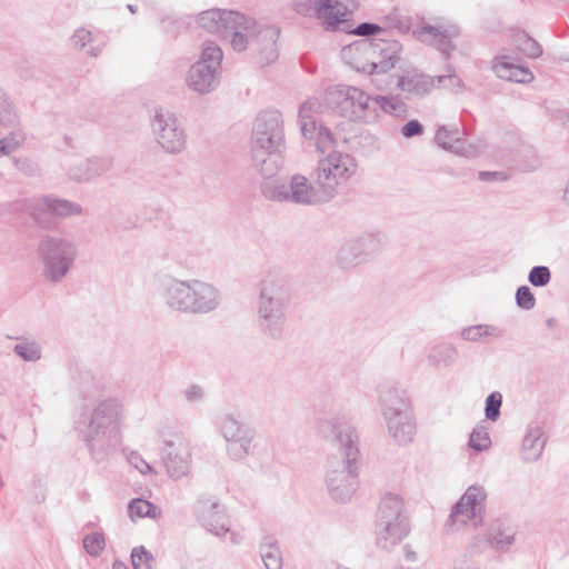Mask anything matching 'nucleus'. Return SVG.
Segmentation results:
<instances>
[{
    "mask_svg": "<svg viewBox=\"0 0 569 569\" xmlns=\"http://www.w3.org/2000/svg\"><path fill=\"white\" fill-rule=\"evenodd\" d=\"M30 211L36 219H39L42 213H50L64 218L81 214L82 208L76 202L46 196L33 200L31 202Z\"/></svg>",
    "mask_w": 569,
    "mask_h": 569,
    "instance_id": "25",
    "label": "nucleus"
},
{
    "mask_svg": "<svg viewBox=\"0 0 569 569\" xmlns=\"http://www.w3.org/2000/svg\"><path fill=\"white\" fill-rule=\"evenodd\" d=\"M436 88L446 87L455 91L462 89L461 79L453 72L451 67H448V73L435 77Z\"/></svg>",
    "mask_w": 569,
    "mask_h": 569,
    "instance_id": "48",
    "label": "nucleus"
},
{
    "mask_svg": "<svg viewBox=\"0 0 569 569\" xmlns=\"http://www.w3.org/2000/svg\"><path fill=\"white\" fill-rule=\"evenodd\" d=\"M516 301L519 308L523 310H531L536 306V298L529 287H519L516 292Z\"/></svg>",
    "mask_w": 569,
    "mask_h": 569,
    "instance_id": "49",
    "label": "nucleus"
},
{
    "mask_svg": "<svg viewBox=\"0 0 569 569\" xmlns=\"http://www.w3.org/2000/svg\"><path fill=\"white\" fill-rule=\"evenodd\" d=\"M230 540L232 543H238L240 539L237 535L232 533L230 537Z\"/></svg>",
    "mask_w": 569,
    "mask_h": 569,
    "instance_id": "62",
    "label": "nucleus"
},
{
    "mask_svg": "<svg viewBox=\"0 0 569 569\" xmlns=\"http://www.w3.org/2000/svg\"><path fill=\"white\" fill-rule=\"evenodd\" d=\"M162 462L171 479L178 480L187 477L192 466L189 441L181 437H177L174 440H166Z\"/></svg>",
    "mask_w": 569,
    "mask_h": 569,
    "instance_id": "18",
    "label": "nucleus"
},
{
    "mask_svg": "<svg viewBox=\"0 0 569 569\" xmlns=\"http://www.w3.org/2000/svg\"><path fill=\"white\" fill-rule=\"evenodd\" d=\"M94 34L86 28H78L71 36V42L73 47L83 49L87 44L94 40Z\"/></svg>",
    "mask_w": 569,
    "mask_h": 569,
    "instance_id": "50",
    "label": "nucleus"
},
{
    "mask_svg": "<svg viewBox=\"0 0 569 569\" xmlns=\"http://www.w3.org/2000/svg\"><path fill=\"white\" fill-rule=\"evenodd\" d=\"M124 419V405L118 398L102 400L93 409L82 439L96 461L104 460L120 447Z\"/></svg>",
    "mask_w": 569,
    "mask_h": 569,
    "instance_id": "2",
    "label": "nucleus"
},
{
    "mask_svg": "<svg viewBox=\"0 0 569 569\" xmlns=\"http://www.w3.org/2000/svg\"><path fill=\"white\" fill-rule=\"evenodd\" d=\"M23 141V137L20 133H10L9 136L0 139V146L3 150H0L2 156L9 154L11 151L20 147Z\"/></svg>",
    "mask_w": 569,
    "mask_h": 569,
    "instance_id": "51",
    "label": "nucleus"
},
{
    "mask_svg": "<svg viewBox=\"0 0 569 569\" xmlns=\"http://www.w3.org/2000/svg\"><path fill=\"white\" fill-rule=\"evenodd\" d=\"M528 280L535 287H545L551 280L550 269L546 266H536L529 271Z\"/></svg>",
    "mask_w": 569,
    "mask_h": 569,
    "instance_id": "46",
    "label": "nucleus"
},
{
    "mask_svg": "<svg viewBox=\"0 0 569 569\" xmlns=\"http://www.w3.org/2000/svg\"><path fill=\"white\" fill-rule=\"evenodd\" d=\"M487 493L480 486H470L452 507L447 526H479L482 522V511Z\"/></svg>",
    "mask_w": 569,
    "mask_h": 569,
    "instance_id": "15",
    "label": "nucleus"
},
{
    "mask_svg": "<svg viewBox=\"0 0 569 569\" xmlns=\"http://www.w3.org/2000/svg\"><path fill=\"white\" fill-rule=\"evenodd\" d=\"M260 555L267 569H282V553L276 543L261 546Z\"/></svg>",
    "mask_w": 569,
    "mask_h": 569,
    "instance_id": "41",
    "label": "nucleus"
},
{
    "mask_svg": "<svg viewBox=\"0 0 569 569\" xmlns=\"http://www.w3.org/2000/svg\"><path fill=\"white\" fill-rule=\"evenodd\" d=\"M157 290L166 307L176 312L184 313L188 300L190 279L182 280L169 274L157 277Z\"/></svg>",
    "mask_w": 569,
    "mask_h": 569,
    "instance_id": "22",
    "label": "nucleus"
},
{
    "mask_svg": "<svg viewBox=\"0 0 569 569\" xmlns=\"http://www.w3.org/2000/svg\"><path fill=\"white\" fill-rule=\"evenodd\" d=\"M328 103L342 117L353 121L372 122L377 113L370 106L373 99L363 90L346 84L331 87L326 92Z\"/></svg>",
    "mask_w": 569,
    "mask_h": 569,
    "instance_id": "10",
    "label": "nucleus"
},
{
    "mask_svg": "<svg viewBox=\"0 0 569 569\" xmlns=\"http://www.w3.org/2000/svg\"><path fill=\"white\" fill-rule=\"evenodd\" d=\"M381 241L372 234H363L345 242L337 253V263L342 269H351L371 259L380 249Z\"/></svg>",
    "mask_w": 569,
    "mask_h": 569,
    "instance_id": "16",
    "label": "nucleus"
},
{
    "mask_svg": "<svg viewBox=\"0 0 569 569\" xmlns=\"http://www.w3.org/2000/svg\"><path fill=\"white\" fill-rule=\"evenodd\" d=\"M128 512L132 520L143 517L157 518L159 516L158 508L153 503L140 498L130 501Z\"/></svg>",
    "mask_w": 569,
    "mask_h": 569,
    "instance_id": "39",
    "label": "nucleus"
},
{
    "mask_svg": "<svg viewBox=\"0 0 569 569\" xmlns=\"http://www.w3.org/2000/svg\"><path fill=\"white\" fill-rule=\"evenodd\" d=\"M460 140L457 126H441L436 131V143L447 151L455 153Z\"/></svg>",
    "mask_w": 569,
    "mask_h": 569,
    "instance_id": "36",
    "label": "nucleus"
},
{
    "mask_svg": "<svg viewBox=\"0 0 569 569\" xmlns=\"http://www.w3.org/2000/svg\"><path fill=\"white\" fill-rule=\"evenodd\" d=\"M293 9L301 16L321 20L327 28L337 27L346 13L341 0H293Z\"/></svg>",
    "mask_w": 569,
    "mask_h": 569,
    "instance_id": "19",
    "label": "nucleus"
},
{
    "mask_svg": "<svg viewBox=\"0 0 569 569\" xmlns=\"http://www.w3.org/2000/svg\"><path fill=\"white\" fill-rule=\"evenodd\" d=\"M488 148V143L485 138H478L475 141H462L458 143L455 154L465 157V158H478L485 153Z\"/></svg>",
    "mask_w": 569,
    "mask_h": 569,
    "instance_id": "40",
    "label": "nucleus"
},
{
    "mask_svg": "<svg viewBox=\"0 0 569 569\" xmlns=\"http://www.w3.org/2000/svg\"><path fill=\"white\" fill-rule=\"evenodd\" d=\"M318 432L336 445L341 457L350 461L359 459L358 439L350 428L333 419H322L318 422Z\"/></svg>",
    "mask_w": 569,
    "mask_h": 569,
    "instance_id": "20",
    "label": "nucleus"
},
{
    "mask_svg": "<svg viewBox=\"0 0 569 569\" xmlns=\"http://www.w3.org/2000/svg\"><path fill=\"white\" fill-rule=\"evenodd\" d=\"M372 46V63L376 64V73H385L392 69L400 59L401 44L396 40H378L370 42Z\"/></svg>",
    "mask_w": 569,
    "mask_h": 569,
    "instance_id": "28",
    "label": "nucleus"
},
{
    "mask_svg": "<svg viewBox=\"0 0 569 569\" xmlns=\"http://www.w3.org/2000/svg\"><path fill=\"white\" fill-rule=\"evenodd\" d=\"M491 439L489 432L485 426H477L469 438L470 448L476 451H482L490 447Z\"/></svg>",
    "mask_w": 569,
    "mask_h": 569,
    "instance_id": "43",
    "label": "nucleus"
},
{
    "mask_svg": "<svg viewBox=\"0 0 569 569\" xmlns=\"http://www.w3.org/2000/svg\"><path fill=\"white\" fill-rule=\"evenodd\" d=\"M251 149H274L284 144L283 121L274 109L261 111L253 122Z\"/></svg>",
    "mask_w": 569,
    "mask_h": 569,
    "instance_id": "14",
    "label": "nucleus"
},
{
    "mask_svg": "<svg viewBox=\"0 0 569 569\" xmlns=\"http://www.w3.org/2000/svg\"><path fill=\"white\" fill-rule=\"evenodd\" d=\"M492 68L500 79L518 83H529L533 80V74L528 68L513 63L507 56L497 57Z\"/></svg>",
    "mask_w": 569,
    "mask_h": 569,
    "instance_id": "32",
    "label": "nucleus"
},
{
    "mask_svg": "<svg viewBox=\"0 0 569 569\" xmlns=\"http://www.w3.org/2000/svg\"><path fill=\"white\" fill-rule=\"evenodd\" d=\"M222 59L221 48L213 42H206L198 60L186 73V86L201 96L214 91L220 84Z\"/></svg>",
    "mask_w": 569,
    "mask_h": 569,
    "instance_id": "8",
    "label": "nucleus"
},
{
    "mask_svg": "<svg viewBox=\"0 0 569 569\" xmlns=\"http://www.w3.org/2000/svg\"><path fill=\"white\" fill-rule=\"evenodd\" d=\"M104 547L106 539L101 532H93L83 538V548L92 557L100 556Z\"/></svg>",
    "mask_w": 569,
    "mask_h": 569,
    "instance_id": "44",
    "label": "nucleus"
},
{
    "mask_svg": "<svg viewBox=\"0 0 569 569\" xmlns=\"http://www.w3.org/2000/svg\"><path fill=\"white\" fill-rule=\"evenodd\" d=\"M372 46L370 42L361 41L347 47L341 50L343 61L352 69L359 72L369 74L376 73V64L369 61L372 59Z\"/></svg>",
    "mask_w": 569,
    "mask_h": 569,
    "instance_id": "27",
    "label": "nucleus"
},
{
    "mask_svg": "<svg viewBox=\"0 0 569 569\" xmlns=\"http://www.w3.org/2000/svg\"><path fill=\"white\" fill-rule=\"evenodd\" d=\"M397 87L405 93L423 96L436 88V79L416 70H410L399 76Z\"/></svg>",
    "mask_w": 569,
    "mask_h": 569,
    "instance_id": "31",
    "label": "nucleus"
},
{
    "mask_svg": "<svg viewBox=\"0 0 569 569\" xmlns=\"http://www.w3.org/2000/svg\"><path fill=\"white\" fill-rule=\"evenodd\" d=\"M290 287L286 278L268 273L260 282L257 302V325L261 333L278 340L287 328Z\"/></svg>",
    "mask_w": 569,
    "mask_h": 569,
    "instance_id": "3",
    "label": "nucleus"
},
{
    "mask_svg": "<svg viewBox=\"0 0 569 569\" xmlns=\"http://www.w3.org/2000/svg\"><path fill=\"white\" fill-rule=\"evenodd\" d=\"M516 531L513 528L500 520L490 525L487 533V540L491 548L496 550H507L515 542Z\"/></svg>",
    "mask_w": 569,
    "mask_h": 569,
    "instance_id": "33",
    "label": "nucleus"
},
{
    "mask_svg": "<svg viewBox=\"0 0 569 569\" xmlns=\"http://www.w3.org/2000/svg\"><path fill=\"white\" fill-rule=\"evenodd\" d=\"M332 461L326 476L327 491L331 499L346 502L351 499L358 488V460Z\"/></svg>",
    "mask_w": 569,
    "mask_h": 569,
    "instance_id": "12",
    "label": "nucleus"
},
{
    "mask_svg": "<svg viewBox=\"0 0 569 569\" xmlns=\"http://www.w3.org/2000/svg\"><path fill=\"white\" fill-rule=\"evenodd\" d=\"M112 569H128L123 562L116 561L112 566Z\"/></svg>",
    "mask_w": 569,
    "mask_h": 569,
    "instance_id": "61",
    "label": "nucleus"
},
{
    "mask_svg": "<svg viewBox=\"0 0 569 569\" xmlns=\"http://www.w3.org/2000/svg\"><path fill=\"white\" fill-rule=\"evenodd\" d=\"M458 352L451 345H439L431 349L429 361L436 367H447L452 365L457 359Z\"/></svg>",
    "mask_w": 569,
    "mask_h": 569,
    "instance_id": "38",
    "label": "nucleus"
},
{
    "mask_svg": "<svg viewBox=\"0 0 569 569\" xmlns=\"http://www.w3.org/2000/svg\"><path fill=\"white\" fill-rule=\"evenodd\" d=\"M423 127L418 120H410L401 128L405 138H412L422 134Z\"/></svg>",
    "mask_w": 569,
    "mask_h": 569,
    "instance_id": "54",
    "label": "nucleus"
},
{
    "mask_svg": "<svg viewBox=\"0 0 569 569\" xmlns=\"http://www.w3.org/2000/svg\"><path fill=\"white\" fill-rule=\"evenodd\" d=\"M42 276L50 282H61L73 268L78 257V244L62 236H44L37 247Z\"/></svg>",
    "mask_w": 569,
    "mask_h": 569,
    "instance_id": "6",
    "label": "nucleus"
},
{
    "mask_svg": "<svg viewBox=\"0 0 569 569\" xmlns=\"http://www.w3.org/2000/svg\"><path fill=\"white\" fill-rule=\"evenodd\" d=\"M460 335L466 341L478 342L487 338H501L502 330L492 325H476L463 328Z\"/></svg>",
    "mask_w": 569,
    "mask_h": 569,
    "instance_id": "35",
    "label": "nucleus"
},
{
    "mask_svg": "<svg viewBox=\"0 0 569 569\" xmlns=\"http://www.w3.org/2000/svg\"><path fill=\"white\" fill-rule=\"evenodd\" d=\"M184 397L190 402L200 401L203 398V390L199 386L192 385L188 387L184 391Z\"/></svg>",
    "mask_w": 569,
    "mask_h": 569,
    "instance_id": "56",
    "label": "nucleus"
},
{
    "mask_svg": "<svg viewBox=\"0 0 569 569\" xmlns=\"http://www.w3.org/2000/svg\"><path fill=\"white\" fill-rule=\"evenodd\" d=\"M337 569H349V568H347V567H338Z\"/></svg>",
    "mask_w": 569,
    "mask_h": 569,
    "instance_id": "64",
    "label": "nucleus"
},
{
    "mask_svg": "<svg viewBox=\"0 0 569 569\" xmlns=\"http://www.w3.org/2000/svg\"><path fill=\"white\" fill-rule=\"evenodd\" d=\"M251 153L253 164L263 177V181L276 180L274 177L283 164L281 148H274L273 150L251 149Z\"/></svg>",
    "mask_w": 569,
    "mask_h": 569,
    "instance_id": "30",
    "label": "nucleus"
},
{
    "mask_svg": "<svg viewBox=\"0 0 569 569\" xmlns=\"http://www.w3.org/2000/svg\"><path fill=\"white\" fill-rule=\"evenodd\" d=\"M313 147L319 153L316 166V183L332 200L338 194L339 189L357 174L358 161L351 153L337 148L336 133H331V142L323 149L318 146Z\"/></svg>",
    "mask_w": 569,
    "mask_h": 569,
    "instance_id": "4",
    "label": "nucleus"
},
{
    "mask_svg": "<svg viewBox=\"0 0 569 569\" xmlns=\"http://www.w3.org/2000/svg\"><path fill=\"white\" fill-rule=\"evenodd\" d=\"M198 519L210 533L222 537L229 532V520L224 509L211 500H201L198 505Z\"/></svg>",
    "mask_w": 569,
    "mask_h": 569,
    "instance_id": "23",
    "label": "nucleus"
},
{
    "mask_svg": "<svg viewBox=\"0 0 569 569\" xmlns=\"http://www.w3.org/2000/svg\"><path fill=\"white\" fill-rule=\"evenodd\" d=\"M19 168L30 174L36 172V167L31 162L23 161Z\"/></svg>",
    "mask_w": 569,
    "mask_h": 569,
    "instance_id": "58",
    "label": "nucleus"
},
{
    "mask_svg": "<svg viewBox=\"0 0 569 569\" xmlns=\"http://www.w3.org/2000/svg\"><path fill=\"white\" fill-rule=\"evenodd\" d=\"M322 109L321 102L317 98L306 100L299 108V124L301 134L311 146H318L323 149L331 142V133L328 127L317 123L315 116Z\"/></svg>",
    "mask_w": 569,
    "mask_h": 569,
    "instance_id": "17",
    "label": "nucleus"
},
{
    "mask_svg": "<svg viewBox=\"0 0 569 569\" xmlns=\"http://www.w3.org/2000/svg\"><path fill=\"white\" fill-rule=\"evenodd\" d=\"M128 9L131 13H136V7L133 4H128Z\"/></svg>",
    "mask_w": 569,
    "mask_h": 569,
    "instance_id": "63",
    "label": "nucleus"
},
{
    "mask_svg": "<svg viewBox=\"0 0 569 569\" xmlns=\"http://www.w3.org/2000/svg\"><path fill=\"white\" fill-rule=\"evenodd\" d=\"M100 52H101V47H92L89 50V54L91 57H98L100 54Z\"/></svg>",
    "mask_w": 569,
    "mask_h": 569,
    "instance_id": "60",
    "label": "nucleus"
},
{
    "mask_svg": "<svg viewBox=\"0 0 569 569\" xmlns=\"http://www.w3.org/2000/svg\"><path fill=\"white\" fill-rule=\"evenodd\" d=\"M372 101L380 107V109L390 116L403 118L407 116V104L393 96H376Z\"/></svg>",
    "mask_w": 569,
    "mask_h": 569,
    "instance_id": "37",
    "label": "nucleus"
},
{
    "mask_svg": "<svg viewBox=\"0 0 569 569\" xmlns=\"http://www.w3.org/2000/svg\"><path fill=\"white\" fill-rule=\"evenodd\" d=\"M219 428L231 460L241 461L251 453L254 431L249 426L231 415H224L220 418Z\"/></svg>",
    "mask_w": 569,
    "mask_h": 569,
    "instance_id": "13",
    "label": "nucleus"
},
{
    "mask_svg": "<svg viewBox=\"0 0 569 569\" xmlns=\"http://www.w3.org/2000/svg\"><path fill=\"white\" fill-rule=\"evenodd\" d=\"M128 461L142 475L157 473L156 470L138 452H131L128 456Z\"/></svg>",
    "mask_w": 569,
    "mask_h": 569,
    "instance_id": "53",
    "label": "nucleus"
},
{
    "mask_svg": "<svg viewBox=\"0 0 569 569\" xmlns=\"http://www.w3.org/2000/svg\"><path fill=\"white\" fill-rule=\"evenodd\" d=\"M520 50L530 58H538L542 53L540 44L527 36H523V40L520 43Z\"/></svg>",
    "mask_w": 569,
    "mask_h": 569,
    "instance_id": "52",
    "label": "nucleus"
},
{
    "mask_svg": "<svg viewBox=\"0 0 569 569\" xmlns=\"http://www.w3.org/2000/svg\"><path fill=\"white\" fill-rule=\"evenodd\" d=\"M409 533V526L403 516L402 500L397 496H386L379 506L376 526L378 547L391 550Z\"/></svg>",
    "mask_w": 569,
    "mask_h": 569,
    "instance_id": "9",
    "label": "nucleus"
},
{
    "mask_svg": "<svg viewBox=\"0 0 569 569\" xmlns=\"http://www.w3.org/2000/svg\"><path fill=\"white\" fill-rule=\"evenodd\" d=\"M502 395L498 391L491 392L486 399L485 415L490 421H497L500 417Z\"/></svg>",
    "mask_w": 569,
    "mask_h": 569,
    "instance_id": "45",
    "label": "nucleus"
},
{
    "mask_svg": "<svg viewBox=\"0 0 569 569\" xmlns=\"http://www.w3.org/2000/svg\"><path fill=\"white\" fill-rule=\"evenodd\" d=\"M197 23L201 29L227 39L237 52L247 50L250 44L256 46L261 64H270L278 59L279 31L274 27L260 26L253 18L228 9L202 11L197 16Z\"/></svg>",
    "mask_w": 569,
    "mask_h": 569,
    "instance_id": "1",
    "label": "nucleus"
},
{
    "mask_svg": "<svg viewBox=\"0 0 569 569\" xmlns=\"http://www.w3.org/2000/svg\"><path fill=\"white\" fill-rule=\"evenodd\" d=\"M547 437L545 430L539 425L528 426L520 448V458L523 462L538 461L545 450Z\"/></svg>",
    "mask_w": 569,
    "mask_h": 569,
    "instance_id": "29",
    "label": "nucleus"
},
{
    "mask_svg": "<svg viewBox=\"0 0 569 569\" xmlns=\"http://www.w3.org/2000/svg\"><path fill=\"white\" fill-rule=\"evenodd\" d=\"M417 34L421 42L435 47L446 57H449L453 49L452 40L460 34V29L456 24H449L446 28L423 26L417 31Z\"/></svg>",
    "mask_w": 569,
    "mask_h": 569,
    "instance_id": "24",
    "label": "nucleus"
},
{
    "mask_svg": "<svg viewBox=\"0 0 569 569\" xmlns=\"http://www.w3.org/2000/svg\"><path fill=\"white\" fill-rule=\"evenodd\" d=\"M379 406L390 437L401 446L410 443L416 436V421L410 400L405 390L382 388Z\"/></svg>",
    "mask_w": 569,
    "mask_h": 569,
    "instance_id": "5",
    "label": "nucleus"
},
{
    "mask_svg": "<svg viewBox=\"0 0 569 569\" xmlns=\"http://www.w3.org/2000/svg\"><path fill=\"white\" fill-rule=\"evenodd\" d=\"M152 555L144 547H136L131 552V561L134 569H150Z\"/></svg>",
    "mask_w": 569,
    "mask_h": 569,
    "instance_id": "47",
    "label": "nucleus"
},
{
    "mask_svg": "<svg viewBox=\"0 0 569 569\" xmlns=\"http://www.w3.org/2000/svg\"><path fill=\"white\" fill-rule=\"evenodd\" d=\"M17 120V110L10 97L0 88V123L12 124Z\"/></svg>",
    "mask_w": 569,
    "mask_h": 569,
    "instance_id": "42",
    "label": "nucleus"
},
{
    "mask_svg": "<svg viewBox=\"0 0 569 569\" xmlns=\"http://www.w3.org/2000/svg\"><path fill=\"white\" fill-rule=\"evenodd\" d=\"M501 173H498V172H489V171H483V172H480L479 173V177L481 180H491L493 178H496L497 176H500Z\"/></svg>",
    "mask_w": 569,
    "mask_h": 569,
    "instance_id": "59",
    "label": "nucleus"
},
{
    "mask_svg": "<svg viewBox=\"0 0 569 569\" xmlns=\"http://www.w3.org/2000/svg\"><path fill=\"white\" fill-rule=\"evenodd\" d=\"M221 303V293L213 284L199 280L190 279L184 313L204 315L218 309Z\"/></svg>",
    "mask_w": 569,
    "mask_h": 569,
    "instance_id": "21",
    "label": "nucleus"
},
{
    "mask_svg": "<svg viewBox=\"0 0 569 569\" xmlns=\"http://www.w3.org/2000/svg\"><path fill=\"white\" fill-rule=\"evenodd\" d=\"M157 144L169 154H180L187 149L188 136L181 121L168 110H157L150 121Z\"/></svg>",
    "mask_w": 569,
    "mask_h": 569,
    "instance_id": "11",
    "label": "nucleus"
},
{
    "mask_svg": "<svg viewBox=\"0 0 569 569\" xmlns=\"http://www.w3.org/2000/svg\"><path fill=\"white\" fill-rule=\"evenodd\" d=\"M13 352L27 362H37L42 357L41 345L36 339L28 337L17 339V343L13 346Z\"/></svg>",
    "mask_w": 569,
    "mask_h": 569,
    "instance_id": "34",
    "label": "nucleus"
},
{
    "mask_svg": "<svg viewBox=\"0 0 569 569\" xmlns=\"http://www.w3.org/2000/svg\"><path fill=\"white\" fill-rule=\"evenodd\" d=\"M381 30L382 29L379 24L365 22L356 28L355 33L358 36L369 37L381 32Z\"/></svg>",
    "mask_w": 569,
    "mask_h": 569,
    "instance_id": "55",
    "label": "nucleus"
},
{
    "mask_svg": "<svg viewBox=\"0 0 569 569\" xmlns=\"http://www.w3.org/2000/svg\"><path fill=\"white\" fill-rule=\"evenodd\" d=\"M405 557L408 561H415L417 560V553L411 549L410 546L406 545L402 548Z\"/></svg>",
    "mask_w": 569,
    "mask_h": 569,
    "instance_id": "57",
    "label": "nucleus"
},
{
    "mask_svg": "<svg viewBox=\"0 0 569 569\" xmlns=\"http://www.w3.org/2000/svg\"><path fill=\"white\" fill-rule=\"evenodd\" d=\"M112 168V160L106 157H92L70 166L69 177L78 182H87L98 178Z\"/></svg>",
    "mask_w": 569,
    "mask_h": 569,
    "instance_id": "26",
    "label": "nucleus"
},
{
    "mask_svg": "<svg viewBox=\"0 0 569 569\" xmlns=\"http://www.w3.org/2000/svg\"><path fill=\"white\" fill-rule=\"evenodd\" d=\"M260 190L266 199L277 202L317 206L330 201L320 186H315L309 178L300 173L291 176L287 181H262Z\"/></svg>",
    "mask_w": 569,
    "mask_h": 569,
    "instance_id": "7",
    "label": "nucleus"
}]
</instances>
